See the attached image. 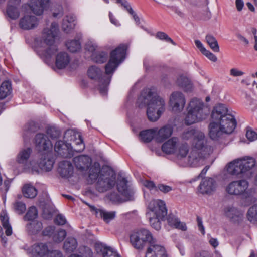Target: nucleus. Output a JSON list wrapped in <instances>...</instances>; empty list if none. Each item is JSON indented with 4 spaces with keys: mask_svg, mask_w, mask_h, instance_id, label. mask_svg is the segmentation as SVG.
<instances>
[{
    "mask_svg": "<svg viewBox=\"0 0 257 257\" xmlns=\"http://www.w3.org/2000/svg\"><path fill=\"white\" fill-rule=\"evenodd\" d=\"M210 116V139L222 143L225 135L231 134L236 127L235 117L222 103L213 107Z\"/></svg>",
    "mask_w": 257,
    "mask_h": 257,
    "instance_id": "nucleus-1",
    "label": "nucleus"
},
{
    "mask_svg": "<svg viewBox=\"0 0 257 257\" xmlns=\"http://www.w3.org/2000/svg\"><path fill=\"white\" fill-rule=\"evenodd\" d=\"M138 103L140 108L147 106V117L152 122L158 120L165 109L164 99L150 89L142 93L138 99Z\"/></svg>",
    "mask_w": 257,
    "mask_h": 257,
    "instance_id": "nucleus-2",
    "label": "nucleus"
},
{
    "mask_svg": "<svg viewBox=\"0 0 257 257\" xmlns=\"http://www.w3.org/2000/svg\"><path fill=\"white\" fill-rule=\"evenodd\" d=\"M58 32V24L53 22L50 28H45L43 30L42 36L39 41L37 52L39 56L46 63L51 62L52 56L58 51V48L54 45V42Z\"/></svg>",
    "mask_w": 257,
    "mask_h": 257,
    "instance_id": "nucleus-3",
    "label": "nucleus"
},
{
    "mask_svg": "<svg viewBox=\"0 0 257 257\" xmlns=\"http://www.w3.org/2000/svg\"><path fill=\"white\" fill-rule=\"evenodd\" d=\"M187 110L184 121L187 125L205 119L208 112L207 106L202 100L197 98H193L190 101Z\"/></svg>",
    "mask_w": 257,
    "mask_h": 257,
    "instance_id": "nucleus-4",
    "label": "nucleus"
},
{
    "mask_svg": "<svg viewBox=\"0 0 257 257\" xmlns=\"http://www.w3.org/2000/svg\"><path fill=\"white\" fill-rule=\"evenodd\" d=\"M255 164V160L253 158L237 159L228 164L226 170L231 175L249 178L252 176L251 170Z\"/></svg>",
    "mask_w": 257,
    "mask_h": 257,
    "instance_id": "nucleus-5",
    "label": "nucleus"
},
{
    "mask_svg": "<svg viewBox=\"0 0 257 257\" xmlns=\"http://www.w3.org/2000/svg\"><path fill=\"white\" fill-rule=\"evenodd\" d=\"M127 49L126 44H120L111 52L110 60L105 67L106 74H111L114 72L119 64L124 59Z\"/></svg>",
    "mask_w": 257,
    "mask_h": 257,
    "instance_id": "nucleus-6",
    "label": "nucleus"
},
{
    "mask_svg": "<svg viewBox=\"0 0 257 257\" xmlns=\"http://www.w3.org/2000/svg\"><path fill=\"white\" fill-rule=\"evenodd\" d=\"M130 241L133 247L138 249H143L147 242L149 243V246L152 243L157 244L156 240L153 238L150 232L145 229L134 232L130 236Z\"/></svg>",
    "mask_w": 257,
    "mask_h": 257,
    "instance_id": "nucleus-7",
    "label": "nucleus"
},
{
    "mask_svg": "<svg viewBox=\"0 0 257 257\" xmlns=\"http://www.w3.org/2000/svg\"><path fill=\"white\" fill-rule=\"evenodd\" d=\"M87 73L90 78L99 82V90L100 93L102 95H106L107 91V87L110 81V77H103L102 71L99 68L94 66L90 67L88 70Z\"/></svg>",
    "mask_w": 257,
    "mask_h": 257,
    "instance_id": "nucleus-8",
    "label": "nucleus"
},
{
    "mask_svg": "<svg viewBox=\"0 0 257 257\" xmlns=\"http://www.w3.org/2000/svg\"><path fill=\"white\" fill-rule=\"evenodd\" d=\"M116 183V176L111 171L100 173L96 184V189L99 192H104L113 188Z\"/></svg>",
    "mask_w": 257,
    "mask_h": 257,
    "instance_id": "nucleus-9",
    "label": "nucleus"
},
{
    "mask_svg": "<svg viewBox=\"0 0 257 257\" xmlns=\"http://www.w3.org/2000/svg\"><path fill=\"white\" fill-rule=\"evenodd\" d=\"M148 216H153L159 218H165L167 214V209L165 202L161 200H152L149 205Z\"/></svg>",
    "mask_w": 257,
    "mask_h": 257,
    "instance_id": "nucleus-10",
    "label": "nucleus"
},
{
    "mask_svg": "<svg viewBox=\"0 0 257 257\" xmlns=\"http://www.w3.org/2000/svg\"><path fill=\"white\" fill-rule=\"evenodd\" d=\"M248 186V182L246 179L233 181L226 186V191L230 195H241L246 192Z\"/></svg>",
    "mask_w": 257,
    "mask_h": 257,
    "instance_id": "nucleus-11",
    "label": "nucleus"
},
{
    "mask_svg": "<svg viewBox=\"0 0 257 257\" xmlns=\"http://www.w3.org/2000/svg\"><path fill=\"white\" fill-rule=\"evenodd\" d=\"M64 138L68 141H71L74 143V150L77 152H81L85 148V145L81 135L76 133L73 130H67L64 135Z\"/></svg>",
    "mask_w": 257,
    "mask_h": 257,
    "instance_id": "nucleus-12",
    "label": "nucleus"
},
{
    "mask_svg": "<svg viewBox=\"0 0 257 257\" xmlns=\"http://www.w3.org/2000/svg\"><path fill=\"white\" fill-rule=\"evenodd\" d=\"M64 138L68 141H71L74 143V150L77 152H81L85 148V145L81 135L76 133L73 130H67L64 135Z\"/></svg>",
    "mask_w": 257,
    "mask_h": 257,
    "instance_id": "nucleus-13",
    "label": "nucleus"
},
{
    "mask_svg": "<svg viewBox=\"0 0 257 257\" xmlns=\"http://www.w3.org/2000/svg\"><path fill=\"white\" fill-rule=\"evenodd\" d=\"M170 104L173 111L176 112L182 111L186 104L184 94L179 91L173 92L170 96Z\"/></svg>",
    "mask_w": 257,
    "mask_h": 257,
    "instance_id": "nucleus-14",
    "label": "nucleus"
},
{
    "mask_svg": "<svg viewBox=\"0 0 257 257\" xmlns=\"http://www.w3.org/2000/svg\"><path fill=\"white\" fill-rule=\"evenodd\" d=\"M118 192L125 197V201L134 199V191L131 186L128 184V181L125 178L118 179L117 183Z\"/></svg>",
    "mask_w": 257,
    "mask_h": 257,
    "instance_id": "nucleus-15",
    "label": "nucleus"
},
{
    "mask_svg": "<svg viewBox=\"0 0 257 257\" xmlns=\"http://www.w3.org/2000/svg\"><path fill=\"white\" fill-rule=\"evenodd\" d=\"M207 155V151H192L188 156V163L193 167L202 165L206 158Z\"/></svg>",
    "mask_w": 257,
    "mask_h": 257,
    "instance_id": "nucleus-16",
    "label": "nucleus"
},
{
    "mask_svg": "<svg viewBox=\"0 0 257 257\" xmlns=\"http://www.w3.org/2000/svg\"><path fill=\"white\" fill-rule=\"evenodd\" d=\"M35 144L39 151L49 150L52 148L51 142L48 137L42 133H39L36 135Z\"/></svg>",
    "mask_w": 257,
    "mask_h": 257,
    "instance_id": "nucleus-17",
    "label": "nucleus"
},
{
    "mask_svg": "<svg viewBox=\"0 0 257 257\" xmlns=\"http://www.w3.org/2000/svg\"><path fill=\"white\" fill-rule=\"evenodd\" d=\"M225 216L228 217L230 221L234 223L240 222L243 217V213L234 207H227L224 209Z\"/></svg>",
    "mask_w": 257,
    "mask_h": 257,
    "instance_id": "nucleus-18",
    "label": "nucleus"
},
{
    "mask_svg": "<svg viewBox=\"0 0 257 257\" xmlns=\"http://www.w3.org/2000/svg\"><path fill=\"white\" fill-rule=\"evenodd\" d=\"M49 1L50 0H31L30 8L35 14L41 15L44 10L49 6Z\"/></svg>",
    "mask_w": 257,
    "mask_h": 257,
    "instance_id": "nucleus-19",
    "label": "nucleus"
},
{
    "mask_svg": "<svg viewBox=\"0 0 257 257\" xmlns=\"http://www.w3.org/2000/svg\"><path fill=\"white\" fill-rule=\"evenodd\" d=\"M191 143L192 145L197 149L208 152V149L206 147L207 140L205 139V135L203 132L198 131L193 139Z\"/></svg>",
    "mask_w": 257,
    "mask_h": 257,
    "instance_id": "nucleus-20",
    "label": "nucleus"
},
{
    "mask_svg": "<svg viewBox=\"0 0 257 257\" xmlns=\"http://www.w3.org/2000/svg\"><path fill=\"white\" fill-rule=\"evenodd\" d=\"M38 24V19L34 16L26 15L22 18L19 22L21 28L29 30L36 27Z\"/></svg>",
    "mask_w": 257,
    "mask_h": 257,
    "instance_id": "nucleus-21",
    "label": "nucleus"
},
{
    "mask_svg": "<svg viewBox=\"0 0 257 257\" xmlns=\"http://www.w3.org/2000/svg\"><path fill=\"white\" fill-rule=\"evenodd\" d=\"M145 257H167V254L163 246L153 243L148 247Z\"/></svg>",
    "mask_w": 257,
    "mask_h": 257,
    "instance_id": "nucleus-22",
    "label": "nucleus"
},
{
    "mask_svg": "<svg viewBox=\"0 0 257 257\" xmlns=\"http://www.w3.org/2000/svg\"><path fill=\"white\" fill-rule=\"evenodd\" d=\"M179 141L178 138L172 137L165 142L162 146L163 152L167 154H174L179 146Z\"/></svg>",
    "mask_w": 257,
    "mask_h": 257,
    "instance_id": "nucleus-23",
    "label": "nucleus"
},
{
    "mask_svg": "<svg viewBox=\"0 0 257 257\" xmlns=\"http://www.w3.org/2000/svg\"><path fill=\"white\" fill-rule=\"evenodd\" d=\"M91 159L87 155H80L73 158L76 167L81 170L87 169L91 164Z\"/></svg>",
    "mask_w": 257,
    "mask_h": 257,
    "instance_id": "nucleus-24",
    "label": "nucleus"
},
{
    "mask_svg": "<svg viewBox=\"0 0 257 257\" xmlns=\"http://www.w3.org/2000/svg\"><path fill=\"white\" fill-rule=\"evenodd\" d=\"M58 171L62 177L69 178L73 173L72 164L68 161H62L59 163Z\"/></svg>",
    "mask_w": 257,
    "mask_h": 257,
    "instance_id": "nucleus-25",
    "label": "nucleus"
},
{
    "mask_svg": "<svg viewBox=\"0 0 257 257\" xmlns=\"http://www.w3.org/2000/svg\"><path fill=\"white\" fill-rule=\"evenodd\" d=\"M49 251L45 243H37L31 247V254L33 257H43L47 255Z\"/></svg>",
    "mask_w": 257,
    "mask_h": 257,
    "instance_id": "nucleus-26",
    "label": "nucleus"
},
{
    "mask_svg": "<svg viewBox=\"0 0 257 257\" xmlns=\"http://www.w3.org/2000/svg\"><path fill=\"white\" fill-rule=\"evenodd\" d=\"M54 161L48 153L42 154L39 165L41 170L50 171L52 170Z\"/></svg>",
    "mask_w": 257,
    "mask_h": 257,
    "instance_id": "nucleus-27",
    "label": "nucleus"
},
{
    "mask_svg": "<svg viewBox=\"0 0 257 257\" xmlns=\"http://www.w3.org/2000/svg\"><path fill=\"white\" fill-rule=\"evenodd\" d=\"M95 248L98 253H102L103 257H120L112 248L107 247L102 243H96Z\"/></svg>",
    "mask_w": 257,
    "mask_h": 257,
    "instance_id": "nucleus-28",
    "label": "nucleus"
},
{
    "mask_svg": "<svg viewBox=\"0 0 257 257\" xmlns=\"http://www.w3.org/2000/svg\"><path fill=\"white\" fill-rule=\"evenodd\" d=\"M55 151L59 155L64 158H70L72 154L68 148V144L62 141H57L54 146Z\"/></svg>",
    "mask_w": 257,
    "mask_h": 257,
    "instance_id": "nucleus-29",
    "label": "nucleus"
},
{
    "mask_svg": "<svg viewBox=\"0 0 257 257\" xmlns=\"http://www.w3.org/2000/svg\"><path fill=\"white\" fill-rule=\"evenodd\" d=\"M32 152V150L30 148L23 149L18 153L17 157V161L22 164L23 168H28V164L29 162L28 160Z\"/></svg>",
    "mask_w": 257,
    "mask_h": 257,
    "instance_id": "nucleus-30",
    "label": "nucleus"
},
{
    "mask_svg": "<svg viewBox=\"0 0 257 257\" xmlns=\"http://www.w3.org/2000/svg\"><path fill=\"white\" fill-rule=\"evenodd\" d=\"M70 58L68 54L64 52L59 53L56 57L55 65L57 68H65L70 63Z\"/></svg>",
    "mask_w": 257,
    "mask_h": 257,
    "instance_id": "nucleus-31",
    "label": "nucleus"
},
{
    "mask_svg": "<svg viewBox=\"0 0 257 257\" xmlns=\"http://www.w3.org/2000/svg\"><path fill=\"white\" fill-rule=\"evenodd\" d=\"M100 173V165L98 162H94L89 169L88 177L87 179L88 183H93L97 178L98 179L99 174Z\"/></svg>",
    "mask_w": 257,
    "mask_h": 257,
    "instance_id": "nucleus-32",
    "label": "nucleus"
},
{
    "mask_svg": "<svg viewBox=\"0 0 257 257\" xmlns=\"http://www.w3.org/2000/svg\"><path fill=\"white\" fill-rule=\"evenodd\" d=\"M173 132L172 127L170 125H166L160 128L156 136L158 142H162L171 136Z\"/></svg>",
    "mask_w": 257,
    "mask_h": 257,
    "instance_id": "nucleus-33",
    "label": "nucleus"
},
{
    "mask_svg": "<svg viewBox=\"0 0 257 257\" xmlns=\"http://www.w3.org/2000/svg\"><path fill=\"white\" fill-rule=\"evenodd\" d=\"M176 84L186 92L191 91L192 84L188 77L184 75L179 76L176 80Z\"/></svg>",
    "mask_w": 257,
    "mask_h": 257,
    "instance_id": "nucleus-34",
    "label": "nucleus"
},
{
    "mask_svg": "<svg viewBox=\"0 0 257 257\" xmlns=\"http://www.w3.org/2000/svg\"><path fill=\"white\" fill-rule=\"evenodd\" d=\"M42 223L37 220L32 221L28 223L26 226L27 232L30 235L37 234L42 230Z\"/></svg>",
    "mask_w": 257,
    "mask_h": 257,
    "instance_id": "nucleus-35",
    "label": "nucleus"
},
{
    "mask_svg": "<svg viewBox=\"0 0 257 257\" xmlns=\"http://www.w3.org/2000/svg\"><path fill=\"white\" fill-rule=\"evenodd\" d=\"M167 222L168 224L172 227L175 228L181 229L183 231H185L187 229L186 224L180 222L179 219L174 215H169L167 218Z\"/></svg>",
    "mask_w": 257,
    "mask_h": 257,
    "instance_id": "nucleus-36",
    "label": "nucleus"
},
{
    "mask_svg": "<svg viewBox=\"0 0 257 257\" xmlns=\"http://www.w3.org/2000/svg\"><path fill=\"white\" fill-rule=\"evenodd\" d=\"M90 208L94 210H95L96 213L103 218L106 223H108L115 217L116 213L114 211L108 212L102 209H96L94 206H90Z\"/></svg>",
    "mask_w": 257,
    "mask_h": 257,
    "instance_id": "nucleus-37",
    "label": "nucleus"
},
{
    "mask_svg": "<svg viewBox=\"0 0 257 257\" xmlns=\"http://www.w3.org/2000/svg\"><path fill=\"white\" fill-rule=\"evenodd\" d=\"M0 219L4 228L5 229V233L7 236L12 234V229L9 222V217L7 214L2 211L0 213Z\"/></svg>",
    "mask_w": 257,
    "mask_h": 257,
    "instance_id": "nucleus-38",
    "label": "nucleus"
},
{
    "mask_svg": "<svg viewBox=\"0 0 257 257\" xmlns=\"http://www.w3.org/2000/svg\"><path fill=\"white\" fill-rule=\"evenodd\" d=\"M23 194L26 198H34L37 194V190L32 185L27 184L24 185L22 189Z\"/></svg>",
    "mask_w": 257,
    "mask_h": 257,
    "instance_id": "nucleus-39",
    "label": "nucleus"
},
{
    "mask_svg": "<svg viewBox=\"0 0 257 257\" xmlns=\"http://www.w3.org/2000/svg\"><path fill=\"white\" fill-rule=\"evenodd\" d=\"M77 247V242L76 239L73 237H68L64 242L63 248L67 252L74 251Z\"/></svg>",
    "mask_w": 257,
    "mask_h": 257,
    "instance_id": "nucleus-40",
    "label": "nucleus"
},
{
    "mask_svg": "<svg viewBox=\"0 0 257 257\" xmlns=\"http://www.w3.org/2000/svg\"><path fill=\"white\" fill-rule=\"evenodd\" d=\"M242 199L241 204L244 206H248L252 203L255 202L257 199L248 190L246 192L242 194Z\"/></svg>",
    "mask_w": 257,
    "mask_h": 257,
    "instance_id": "nucleus-41",
    "label": "nucleus"
},
{
    "mask_svg": "<svg viewBox=\"0 0 257 257\" xmlns=\"http://www.w3.org/2000/svg\"><path fill=\"white\" fill-rule=\"evenodd\" d=\"M11 91L12 87L10 82H4L0 86V99L6 98L10 94Z\"/></svg>",
    "mask_w": 257,
    "mask_h": 257,
    "instance_id": "nucleus-42",
    "label": "nucleus"
},
{
    "mask_svg": "<svg viewBox=\"0 0 257 257\" xmlns=\"http://www.w3.org/2000/svg\"><path fill=\"white\" fill-rule=\"evenodd\" d=\"M177 148L178 149H176V152L175 153L177 158L182 159L185 158L189 152L188 145L186 143H182L181 145L179 144Z\"/></svg>",
    "mask_w": 257,
    "mask_h": 257,
    "instance_id": "nucleus-43",
    "label": "nucleus"
},
{
    "mask_svg": "<svg viewBox=\"0 0 257 257\" xmlns=\"http://www.w3.org/2000/svg\"><path fill=\"white\" fill-rule=\"evenodd\" d=\"M247 219L251 223L257 222V204L250 207L247 213Z\"/></svg>",
    "mask_w": 257,
    "mask_h": 257,
    "instance_id": "nucleus-44",
    "label": "nucleus"
},
{
    "mask_svg": "<svg viewBox=\"0 0 257 257\" xmlns=\"http://www.w3.org/2000/svg\"><path fill=\"white\" fill-rule=\"evenodd\" d=\"M108 55L104 52H98L93 53L92 55V60L98 63H103L107 61Z\"/></svg>",
    "mask_w": 257,
    "mask_h": 257,
    "instance_id": "nucleus-45",
    "label": "nucleus"
},
{
    "mask_svg": "<svg viewBox=\"0 0 257 257\" xmlns=\"http://www.w3.org/2000/svg\"><path fill=\"white\" fill-rule=\"evenodd\" d=\"M155 131L154 130H148L140 132L141 139L144 142H149L154 137Z\"/></svg>",
    "mask_w": 257,
    "mask_h": 257,
    "instance_id": "nucleus-46",
    "label": "nucleus"
},
{
    "mask_svg": "<svg viewBox=\"0 0 257 257\" xmlns=\"http://www.w3.org/2000/svg\"><path fill=\"white\" fill-rule=\"evenodd\" d=\"M198 192L203 194H208L209 192V178H203L198 188Z\"/></svg>",
    "mask_w": 257,
    "mask_h": 257,
    "instance_id": "nucleus-47",
    "label": "nucleus"
},
{
    "mask_svg": "<svg viewBox=\"0 0 257 257\" xmlns=\"http://www.w3.org/2000/svg\"><path fill=\"white\" fill-rule=\"evenodd\" d=\"M66 46L67 49L71 52H76L81 49V44L78 40H73L68 41Z\"/></svg>",
    "mask_w": 257,
    "mask_h": 257,
    "instance_id": "nucleus-48",
    "label": "nucleus"
},
{
    "mask_svg": "<svg viewBox=\"0 0 257 257\" xmlns=\"http://www.w3.org/2000/svg\"><path fill=\"white\" fill-rule=\"evenodd\" d=\"M7 14L8 17L11 19L16 20L20 16L19 8L7 6Z\"/></svg>",
    "mask_w": 257,
    "mask_h": 257,
    "instance_id": "nucleus-49",
    "label": "nucleus"
},
{
    "mask_svg": "<svg viewBox=\"0 0 257 257\" xmlns=\"http://www.w3.org/2000/svg\"><path fill=\"white\" fill-rule=\"evenodd\" d=\"M28 168H24V169L33 174H38L40 173L41 168L39 167V164H37L34 161H30L28 164Z\"/></svg>",
    "mask_w": 257,
    "mask_h": 257,
    "instance_id": "nucleus-50",
    "label": "nucleus"
},
{
    "mask_svg": "<svg viewBox=\"0 0 257 257\" xmlns=\"http://www.w3.org/2000/svg\"><path fill=\"white\" fill-rule=\"evenodd\" d=\"M13 209L17 214H22L25 212L26 206L23 202L16 201L13 204Z\"/></svg>",
    "mask_w": 257,
    "mask_h": 257,
    "instance_id": "nucleus-51",
    "label": "nucleus"
},
{
    "mask_svg": "<svg viewBox=\"0 0 257 257\" xmlns=\"http://www.w3.org/2000/svg\"><path fill=\"white\" fill-rule=\"evenodd\" d=\"M66 234L67 233L65 230L60 229L54 233L53 236V239L56 242H60L64 239Z\"/></svg>",
    "mask_w": 257,
    "mask_h": 257,
    "instance_id": "nucleus-52",
    "label": "nucleus"
},
{
    "mask_svg": "<svg viewBox=\"0 0 257 257\" xmlns=\"http://www.w3.org/2000/svg\"><path fill=\"white\" fill-rule=\"evenodd\" d=\"M38 211L36 208L34 206H31L29 208L28 212L24 216L25 220H33L37 217Z\"/></svg>",
    "mask_w": 257,
    "mask_h": 257,
    "instance_id": "nucleus-53",
    "label": "nucleus"
},
{
    "mask_svg": "<svg viewBox=\"0 0 257 257\" xmlns=\"http://www.w3.org/2000/svg\"><path fill=\"white\" fill-rule=\"evenodd\" d=\"M164 218H159L158 217L149 216L150 223L152 227L157 230H159L161 228V220H163Z\"/></svg>",
    "mask_w": 257,
    "mask_h": 257,
    "instance_id": "nucleus-54",
    "label": "nucleus"
},
{
    "mask_svg": "<svg viewBox=\"0 0 257 257\" xmlns=\"http://www.w3.org/2000/svg\"><path fill=\"white\" fill-rule=\"evenodd\" d=\"M46 133L47 135L51 139H56L59 137L60 135V130L54 126L48 127Z\"/></svg>",
    "mask_w": 257,
    "mask_h": 257,
    "instance_id": "nucleus-55",
    "label": "nucleus"
},
{
    "mask_svg": "<svg viewBox=\"0 0 257 257\" xmlns=\"http://www.w3.org/2000/svg\"><path fill=\"white\" fill-rule=\"evenodd\" d=\"M198 131L194 128L188 130L182 134V138L186 140H191L192 141Z\"/></svg>",
    "mask_w": 257,
    "mask_h": 257,
    "instance_id": "nucleus-56",
    "label": "nucleus"
},
{
    "mask_svg": "<svg viewBox=\"0 0 257 257\" xmlns=\"http://www.w3.org/2000/svg\"><path fill=\"white\" fill-rule=\"evenodd\" d=\"M210 48L215 53H218L220 51L219 46L217 40L213 36H210Z\"/></svg>",
    "mask_w": 257,
    "mask_h": 257,
    "instance_id": "nucleus-57",
    "label": "nucleus"
},
{
    "mask_svg": "<svg viewBox=\"0 0 257 257\" xmlns=\"http://www.w3.org/2000/svg\"><path fill=\"white\" fill-rule=\"evenodd\" d=\"M97 44L92 40H88L85 45V49L89 52H93L97 48Z\"/></svg>",
    "mask_w": 257,
    "mask_h": 257,
    "instance_id": "nucleus-58",
    "label": "nucleus"
},
{
    "mask_svg": "<svg viewBox=\"0 0 257 257\" xmlns=\"http://www.w3.org/2000/svg\"><path fill=\"white\" fill-rule=\"evenodd\" d=\"M68 21L63 19L62 26L63 30L67 33H69L74 28L75 25V23H68Z\"/></svg>",
    "mask_w": 257,
    "mask_h": 257,
    "instance_id": "nucleus-59",
    "label": "nucleus"
},
{
    "mask_svg": "<svg viewBox=\"0 0 257 257\" xmlns=\"http://www.w3.org/2000/svg\"><path fill=\"white\" fill-rule=\"evenodd\" d=\"M156 37L160 40H165L167 42H170L174 45H176V43L172 40V39L164 32H158L156 34Z\"/></svg>",
    "mask_w": 257,
    "mask_h": 257,
    "instance_id": "nucleus-60",
    "label": "nucleus"
},
{
    "mask_svg": "<svg viewBox=\"0 0 257 257\" xmlns=\"http://www.w3.org/2000/svg\"><path fill=\"white\" fill-rule=\"evenodd\" d=\"M142 184L143 186L149 189L150 191L153 190L157 191V186L152 181L145 180L142 181Z\"/></svg>",
    "mask_w": 257,
    "mask_h": 257,
    "instance_id": "nucleus-61",
    "label": "nucleus"
},
{
    "mask_svg": "<svg viewBox=\"0 0 257 257\" xmlns=\"http://www.w3.org/2000/svg\"><path fill=\"white\" fill-rule=\"evenodd\" d=\"M195 43L196 47L200 50V51L203 55L209 58L208 51L204 47L202 43L199 40H195Z\"/></svg>",
    "mask_w": 257,
    "mask_h": 257,
    "instance_id": "nucleus-62",
    "label": "nucleus"
},
{
    "mask_svg": "<svg viewBox=\"0 0 257 257\" xmlns=\"http://www.w3.org/2000/svg\"><path fill=\"white\" fill-rule=\"evenodd\" d=\"M24 130L27 132L33 133L37 131V126L34 122L31 121L25 125Z\"/></svg>",
    "mask_w": 257,
    "mask_h": 257,
    "instance_id": "nucleus-63",
    "label": "nucleus"
},
{
    "mask_svg": "<svg viewBox=\"0 0 257 257\" xmlns=\"http://www.w3.org/2000/svg\"><path fill=\"white\" fill-rule=\"evenodd\" d=\"M246 137L250 141H253L257 139V133L251 130H247L246 133Z\"/></svg>",
    "mask_w": 257,
    "mask_h": 257,
    "instance_id": "nucleus-64",
    "label": "nucleus"
}]
</instances>
